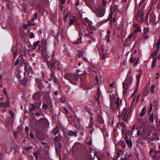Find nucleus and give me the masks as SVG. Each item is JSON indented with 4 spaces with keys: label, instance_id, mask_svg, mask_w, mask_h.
Listing matches in <instances>:
<instances>
[{
    "label": "nucleus",
    "instance_id": "obj_13",
    "mask_svg": "<svg viewBox=\"0 0 160 160\" xmlns=\"http://www.w3.org/2000/svg\"><path fill=\"white\" fill-rule=\"evenodd\" d=\"M10 100L9 99H8L5 103L3 102H0V108L8 107L10 106Z\"/></svg>",
    "mask_w": 160,
    "mask_h": 160
},
{
    "label": "nucleus",
    "instance_id": "obj_21",
    "mask_svg": "<svg viewBox=\"0 0 160 160\" xmlns=\"http://www.w3.org/2000/svg\"><path fill=\"white\" fill-rule=\"evenodd\" d=\"M149 20L151 22L154 23L156 20V16L153 13H151L149 17Z\"/></svg>",
    "mask_w": 160,
    "mask_h": 160
},
{
    "label": "nucleus",
    "instance_id": "obj_20",
    "mask_svg": "<svg viewBox=\"0 0 160 160\" xmlns=\"http://www.w3.org/2000/svg\"><path fill=\"white\" fill-rule=\"evenodd\" d=\"M11 51L13 54V57L15 59L17 56V50L16 47L15 46H13L12 48Z\"/></svg>",
    "mask_w": 160,
    "mask_h": 160
},
{
    "label": "nucleus",
    "instance_id": "obj_51",
    "mask_svg": "<svg viewBox=\"0 0 160 160\" xmlns=\"http://www.w3.org/2000/svg\"><path fill=\"white\" fill-rule=\"evenodd\" d=\"M9 113L12 117H14L15 114L14 112L11 111L9 110Z\"/></svg>",
    "mask_w": 160,
    "mask_h": 160
},
{
    "label": "nucleus",
    "instance_id": "obj_17",
    "mask_svg": "<svg viewBox=\"0 0 160 160\" xmlns=\"http://www.w3.org/2000/svg\"><path fill=\"white\" fill-rule=\"evenodd\" d=\"M96 157L98 158V160H105L106 157L105 155L102 153H98L96 155Z\"/></svg>",
    "mask_w": 160,
    "mask_h": 160
},
{
    "label": "nucleus",
    "instance_id": "obj_44",
    "mask_svg": "<svg viewBox=\"0 0 160 160\" xmlns=\"http://www.w3.org/2000/svg\"><path fill=\"white\" fill-rule=\"evenodd\" d=\"M17 78L19 79V80H21L22 79V77L20 73H18L16 75Z\"/></svg>",
    "mask_w": 160,
    "mask_h": 160
},
{
    "label": "nucleus",
    "instance_id": "obj_24",
    "mask_svg": "<svg viewBox=\"0 0 160 160\" xmlns=\"http://www.w3.org/2000/svg\"><path fill=\"white\" fill-rule=\"evenodd\" d=\"M38 14L37 12H35L34 13V17L32 18V20L30 21L29 23L31 24H33V23L34 22V19H36L38 17Z\"/></svg>",
    "mask_w": 160,
    "mask_h": 160
},
{
    "label": "nucleus",
    "instance_id": "obj_3",
    "mask_svg": "<svg viewBox=\"0 0 160 160\" xmlns=\"http://www.w3.org/2000/svg\"><path fill=\"white\" fill-rule=\"evenodd\" d=\"M47 43L45 40H42L41 41V43L39 45L38 48V50L40 52L45 60H47L49 57V55L47 53L46 45Z\"/></svg>",
    "mask_w": 160,
    "mask_h": 160
},
{
    "label": "nucleus",
    "instance_id": "obj_40",
    "mask_svg": "<svg viewBox=\"0 0 160 160\" xmlns=\"http://www.w3.org/2000/svg\"><path fill=\"white\" fill-rule=\"evenodd\" d=\"M149 31V29L148 28L145 27L143 30V34L144 35H145V34H146Z\"/></svg>",
    "mask_w": 160,
    "mask_h": 160
},
{
    "label": "nucleus",
    "instance_id": "obj_37",
    "mask_svg": "<svg viewBox=\"0 0 160 160\" xmlns=\"http://www.w3.org/2000/svg\"><path fill=\"white\" fill-rule=\"evenodd\" d=\"M137 142L140 145H145V143L144 142L142 139H140L138 140V141Z\"/></svg>",
    "mask_w": 160,
    "mask_h": 160
},
{
    "label": "nucleus",
    "instance_id": "obj_41",
    "mask_svg": "<svg viewBox=\"0 0 160 160\" xmlns=\"http://www.w3.org/2000/svg\"><path fill=\"white\" fill-rule=\"evenodd\" d=\"M106 0H103L102 3V5L100 7H101L102 8H105V7L106 6Z\"/></svg>",
    "mask_w": 160,
    "mask_h": 160
},
{
    "label": "nucleus",
    "instance_id": "obj_19",
    "mask_svg": "<svg viewBox=\"0 0 160 160\" xmlns=\"http://www.w3.org/2000/svg\"><path fill=\"white\" fill-rule=\"evenodd\" d=\"M40 122L43 124L45 127H48L49 126V122L48 120L46 119L42 118L40 119Z\"/></svg>",
    "mask_w": 160,
    "mask_h": 160
},
{
    "label": "nucleus",
    "instance_id": "obj_28",
    "mask_svg": "<svg viewBox=\"0 0 160 160\" xmlns=\"http://www.w3.org/2000/svg\"><path fill=\"white\" fill-rule=\"evenodd\" d=\"M97 121L99 123H102L103 120L102 118L100 116H98L97 118Z\"/></svg>",
    "mask_w": 160,
    "mask_h": 160
},
{
    "label": "nucleus",
    "instance_id": "obj_38",
    "mask_svg": "<svg viewBox=\"0 0 160 160\" xmlns=\"http://www.w3.org/2000/svg\"><path fill=\"white\" fill-rule=\"evenodd\" d=\"M61 138V136L60 135H58L55 138V140L57 142H59Z\"/></svg>",
    "mask_w": 160,
    "mask_h": 160
},
{
    "label": "nucleus",
    "instance_id": "obj_52",
    "mask_svg": "<svg viewBox=\"0 0 160 160\" xmlns=\"http://www.w3.org/2000/svg\"><path fill=\"white\" fill-rule=\"evenodd\" d=\"M93 123L94 122H90L88 126V127L90 128H92Z\"/></svg>",
    "mask_w": 160,
    "mask_h": 160
},
{
    "label": "nucleus",
    "instance_id": "obj_49",
    "mask_svg": "<svg viewBox=\"0 0 160 160\" xmlns=\"http://www.w3.org/2000/svg\"><path fill=\"white\" fill-rule=\"evenodd\" d=\"M132 38V36L131 34L129 35L128 37L127 38L126 40L127 41L129 42L131 40V39Z\"/></svg>",
    "mask_w": 160,
    "mask_h": 160
},
{
    "label": "nucleus",
    "instance_id": "obj_43",
    "mask_svg": "<svg viewBox=\"0 0 160 160\" xmlns=\"http://www.w3.org/2000/svg\"><path fill=\"white\" fill-rule=\"evenodd\" d=\"M136 33H137L136 32H133L132 34V39L134 40L137 36V35L136 34Z\"/></svg>",
    "mask_w": 160,
    "mask_h": 160
},
{
    "label": "nucleus",
    "instance_id": "obj_64",
    "mask_svg": "<svg viewBox=\"0 0 160 160\" xmlns=\"http://www.w3.org/2000/svg\"><path fill=\"white\" fill-rule=\"evenodd\" d=\"M29 158L30 160H34V157L32 155H30Z\"/></svg>",
    "mask_w": 160,
    "mask_h": 160
},
{
    "label": "nucleus",
    "instance_id": "obj_10",
    "mask_svg": "<svg viewBox=\"0 0 160 160\" xmlns=\"http://www.w3.org/2000/svg\"><path fill=\"white\" fill-rule=\"evenodd\" d=\"M158 115L157 112L155 113L152 112L151 113L148 114V118L149 121L152 123L154 122V120H155L156 122H157L158 120Z\"/></svg>",
    "mask_w": 160,
    "mask_h": 160
},
{
    "label": "nucleus",
    "instance_id": "obj_33",
    "mask_svg": "<svg viewBox=\"0 0 160 160\" xmlns=\"http://www.w3.org/2000/svg\"><path fill=\"white\" fill-rule=\"evenodd\" d=\"M40 43V41L39 40L35 42L33 44L32 47L33 48H36L39 44Z\"/></svg>",
    "mask_w": 160,
    "mask_h": 160
},
{
    "label": "nucleus",
    "instance_id": "obj_1",
    "mask_svg": "<svg viewBox=\"0 0 160 160\" xmlns=\"http://www.w3.org/2000/svg\"><path fill=\"white\" fill-rule=\"evenodd\" d=\"M146 107H143L142 109L136 123L133 125L132 128V130L136 129L137 131V135L140 138L143 137L144 136L147 137H149L152 133V131L148 128L149 126L148 124L145 123L142 118L141 117L143 116L146 112Z\"/></svg>",
    "mask_w": 160,
    "mask_h": 160
},
{
    "label": "nucleus",
    "instance_id": "obj_12",
    "mask_svg": "<svg viewBox=\"0 0 160 160\" xmlns=\"http://www.w3.org/2000/svg\"><path fill=\"white\" fill-rule=\"evenodd\" d=\"M42 107L46 110L47 109L48 107L52 108V103L50 98H48V101L46 103L43 104Z\"/></svg>",
    "mask_w": 160,
    "mask_h": 160
},
{
    "label": "nucleus",
    "instance_id": "obj_29",
    "mask_svg": "<svg viewBox=\"0 0 160 160\" xmlns=\"http://www.w3.org/2000/svg\"><path fill=\"white\" fill-rule=\"evenodd\" d=\"M81 147V144L79 142H76L74 146V148L79 149Z\"/></svg>",
    "mask_w": 160,
    "mask_h": 160
},
{
    "label": "nucleus",
    "instance_id": "obj_30",
    "mask_svg": "<svg viewBox=\"0 0 160 160\" xmlns=\"http://www.w3.org/2000/svg\"><path fill=\"white\" fill-rule=\"evenodd\" d=\"M130 84L126 83L125 82L122 83L123 88V89H127L128 88L129 85Z\"/></svg>",
    "mask_w": 160,
    "mask_h": 160
},
{
    "label": "nucleus",
    "instance_id": "obj_58",
    "mask_svg": "<svg viewBox=\"0 0 160 160\" xmlns=\"http://www.w3.org/2000/svg\"><path fill=\"white\" fill-rule=\"evenodd\" d=\"M101 94V92L100 91L99 88H98L97 92V96H100V94Z\"/></svg>",
    "mask_w": 160,
    "mask_h": 160
},
{
    "label": "nucleus",
    "instance_id": "obj_31",
    "mask_svg": "<svg viewBox=\"0 0 160 160\" xmlns=\"http://www.w3.org/2000/svg\"><path fill=\"white\" fill-rule=\"evenodd\" d=\"M68 135L69 136H76L77 135V132H73L72 131H70L68 132Z\"/></svg>",
    "mask_w": 160,
    "mask_h": 160
},
{
    "label": "nucleus",
    "instance_id": "obj_4",
    "mask_svg": "<svg viewBox=\"0 0 160 160\" xmlns=\"http://www.w3.org/2000/svg\"><path fill=\"white\" fill-rule=\"evenodd\" d=\"M21 64L24 66V68L26 72H27V75L30 77H31L33 74V72L32 68L29 66L28 63L26 61H22L21 62Z\"/></svg>",
    "mask_w": 160,
    "mask_h": 160
},
{
    "label": "nucleus",
    "instance_id": "obj_63",
    "mask_svg": "<svg viewBox=\"0 0 160 160\" xmlns=\"http://www.w3.org/2000/svg\"><path fill=\"white\" fill-rule=\"evenodd\" d=\"M19 62V61L18 60V59H17L15 62L14 63V65H17Z\"/></svg>",
    "mask_w": 160,
    "mask_h": 160
},
{
    "label": "nucleus",
    "instance_id": "obj_7",
    "mask_svg": "<svg viewBox=\"0 0 160 160\" xmlns=\"http://www.w3.org/2000/svg\"><path fill=\"white\" fill-rule=\"evenodd\" d=\"M152 145L153 147L150 150L149 152L151 154L153 153V152L156 153L153 156V158L154 160H159L160 159V155L156 153L159 152L156 149V145L154 143H152Z\"/></svg>",
    "mask_w": 160,
    "mask_h": 160
},
{
    "label": "nucleus",
    "instance_id": "obj_54",
    "mask_svg": "<svg viewBox=\"0 0 160 160\" xmlns=\"http://www.w3.org/2000/svg\"><path fill=\"white\" fill-rule=\"evenodd\" d=\"M120 127H122L123 128H125V126L124 122H120Z\"/></svg>",
    "mask_w": 160,
    "mask_h": 160
},
{
    "label": "nucleus",
    "instance_id": "obj_47",
    "mask_svg": "<svg viewBox=\"0 0 160 160\" xmlns=\"http://www.w3.org/2000/svg\"><path fill=\"white\" fill-rule=\"evenodd\" d=\"M159 45H160V41L159 40L156 43V46L157 47V49L158 50H159Z\"/></svg>",
    "mask_w": 160,
    "mask_h": 160
},
{
    "label": "nucleus",
    "instance_id": "obj_42",
    "mask_svg": "<svg viewBox=\"0 0 160 160\" xmlns=\"http://www.w3.org/2000/svg\"><path fill=\"white\" fill-rule=\"evenodd\" d=\"M156 62V59H154L153 60L152 62V64L151 65V68H153L155 66Z\"/></svg>",
    "mask_w": 160,
    "mask_h": 160
},
{
    "label": "nucleus",
    "instance_id": "obj_39",
    "mask_svg": "<svg viewBox=\"0 0 160 160\" xmlns=\"http://www.w3.org/2000/svg\"><path fill=\"white\" fill-rule=\"evenodd\" d=\"M140 76V74H138L137 75L136 77L137 79V85L138 86L139 84V78Z\"/></svg>",
    "mask_w": 160,
    "mask_h": 160
},
{
    "label": "nucleus",
    "instance_id": "obj_11",
    "mask_svg": "<svg viewBox=\"0 0 160 160\" xmlns=\"http://www.w3.org/2000/svg\"><path fill=\"white\" fill-rule=\"evenodd\" d=\"M144 15V12L142 11L138 12V14L136 18L140 22H142L144 21L143 16Z\"/></svg>",
    "mask_w": 160,
    "mask_h": 160
},
{
    "label": "nucleus",
    "instance_id": "obj_22",
    "mask_svg": "<svg viewBox=\"0 0 160 160\" xmlns=\"http://www.w3.org/2000/svg\"><path fill=\"white\" fill-rule=\"evenodd\" d=\"M125 140L126 142L127 143L128 146L129 148H131L132 146V142L130 139H128L127 137L126 136L125 138Z\"/></svg>",
    "mask_w": 160,
    "mask_h": 160
},
{
    "label": "nucleus",
    "instance_id": "obj_59",
    "mask_svg": "<svg viewBox=\"0 0 160 160\" xmlns=\"http://www.w3.org/2000/svg\"><path fill=\"white\" fill-rule=\"evenodd\" d=\"M139 58H138L137 59L135 60V63H134V65L135 66H136L138 63V61H139Z\"/></svg>",
    "mask_w": 160,
    "mask_h": 160
},
{
    "label": "nucleus",
    "instance_id": "obj_36",
    "mask_svg": "<svg viewBox=\"0 0 160 160\" xmlns=\"http://www.w3.org/2000/svg\"><path fill=\"white\" fill-rule=\"evenodd\" d=\"M110 98L111 99L110 100V105H111V103H112V101L113 100L115 99V96L113 94L110 95H109Z\"/></svg>",
    "mask_w": 160,
    "mask_h": 160
},
{
    "label": "nucleus",
    "instance_id": "obj_2",
    "mask_svg": "<svg viewBox=\"0 0 160 160\" xmlns=\"http://www.w3.org/2000/svg\"><path fill=\"white\" fill-rule=\"evenodd\" d=\"M115 105L117 107L119 111V114L118 117L120 120H122L125 122H127L129 118V109H126L123 108L122 104V101L118 97L117 98Z\"/></svg>",
    "mask_w": 160,
    "mask_h": 160
},
{
    "label": "nucleus",
    "instance_id": "obj_14",
    "mask_svg": "<svg viewBox=\"0 0 160 160\" xmlns=\"http://www.w3.org/2000/svg\"><path fill=\"white\" fill-rule=\"evenodd\" d=\"M78 80L77 75L72 74L70 81L73 84H76Z\"/></svg>",
    "mask_w": 160,
    "mask_h": 160
},
{
    "label": "nucleus",
    "instance_id": "obj_35",
    "mask_svg": "<svg viewBox=\"0 0 160 160\" xmlns=\"http://www.w3.org/2000/svg\"><path fill=\"white\" fill-rule=\"evenodd\" d=\"M59 131V129L58 128H56L53 130L52 132L55 135L57 134Z\"/></svg>",
    "mask_w": 160,
    "mask_h": 160
},
{
    "label": "nucleus",
    "instance_id": "obj_6",
    "mask_svg": "<svg viewBox=\"0 0 160 160\" xmlns=\"http://www.w3.org/2000/svg\"><path fill=\"white\" fill-rule=\"evenodd\" d=\"M41 104V101H40L38 102H36L34 103H32L31 107L30 108V111L32 112H40L41 109L39 108Z\"/></svg>",
    "mask_w": 160,
    "mask_h": 160
},
{
    "label": "nucleus",
    "instance_id": "obj_27",
    "mask_svg": "<svg viewBox=\"0 0 160 160\" xmlns=\"http://www.w3.org/2000/svg\"><path fill=\"white\" fill-rule=\"evenodd\" d=\"M118 144L121 146L122 148H125L126 147V145L125 142L123 141H121L118 142Z\"/></svg>",
    "mask_w": 160,
    "mask_h": 160
},
{
    "label": "nucleus",
    "instance_id": "obj_62",
    "mask_svg": "<svg viewBox=\"0 0 160 160\" xmlns=\"http://www.w3.org/2000/svg\"><path fill=\"white\" fill-rule=\"evenodd\" d=\"M33 154L35 157L36 159H37L38 158V155L37 153H36V152H34L33 153Z\"/></svg>",
    "mask_w": 160,
    "mask_h": 160
},
{
    "label": "nucleus",
    "instance_id": "obj_25",
    "mask_svg": "<svg viewBox=\"0 0 160 160\" xmlns=\"http://www.w3.org/2000/svg\"><path fill=\"white\" fill-rule=\"evenodd\" d=\"M72 74L71 73H66L64 75V78L65 79L70 81L71 80V78Z\"/></svg>",
    "mask_w": 160,
    "mask_h": 160
},
{
    "label": "nucleus",
    "instance_id": "obj_9",
    "mask_svg": "<svg viewBox=\"0 0 160 160\" xmlns=\"http://www.w3.org/2000/svg\"><path fill=\"white\" fill-rule=\"evenodd\" d=\"M111 13L109 15V17L107 19L108 20L109 19H111L112 17V14L115 12V14L119 12V10L118 7L114 5H112L111 6Z\"/></svg>",
    "mask_w": 160,
    "mask_h": 160
},
{
    "label": "nucleus",
    "instance_id": "obj_50",
    "mask_svg": "<svg viewBox=\"0 0 160 160\" xmlns=\"http://www.w3.org/2000/svg\"><path fill=\"white\" fill-rule=\"evenodd\" d=\"M136 58H134L133 57L131 56L130 59V62L131 63H132L135 61Z\"/></svg>",
    "mask_w": 160,
    "mask_h": 160
},
{
    "label": "nucleus",
    "instance_id": "obj_61",
    "mask_svg": "<svg viewBox=\"0 0 160 160\" xmlns=\"http://www.w3.org/2000/svg\"><path fill=\"white\" fill-rule=\"evenodd\" d=\"M30 36L31 38H32L34 37V35L33 33L31 32L30 33Z\"/></svg>",
    "mask_w": 160,
    "mask_h": 160
},
{
    "label": "nucleus",
    "instance_id": "obj_55",
    "mask_svg": "<svg viewBox=\"0 0 160 160\" xmlns=\"http://www.w3.org/2000/svg\"><path fill=\"white\" fill-rule=\"evenodd\" d=\"M81 38H82L81 37L79 38L78 39V41L77 42H75V44H78V43H81Z\"/></svg>",
    "mask_w": 160,
    "mask_h": 160
},
{
    "label": "nucleus",
    "instance_id": "obj_57",
    "mask_svg": "<svg viewBox=\"0 0 160 160\" xmlns=\"http://www.w3.org/2000/svg\"><path fill=\"white\" fill-rule=\"evenodd\" d=\"M109 86L111 88H113L115 87V84L114 83H110L109 84Z\"/></svg>",
    "mask_w": 160,
    "mask_h": 160
},
{
    "label": "nucleus",
    "instance_id": "obj_16",
    "mask_svg": "<svg viewBox=\"0 0 160 160\" xmlns=\"http://www.w3.org/2000/svg\"><path fill=\"white\" fill-rule=\"evenodd\" d=\"M42 96L41 92H38L35 93L33 96L34 100H37L39 99Z\"/></svg>",
    "mask_w": 160,
    "mask_h": 160
},
{
    "label": "nucleus",
    "instance_id": "obj_60",
    "mask_svg": "<svg viewBox=\"0 0 160 160\" xmlns=\"http://www.w3.org/2000/svg\"><path fill=\"white\" fill-rule=\"evenodd\" d=\"M3 92L6 95H8V93L6 91V88H4L3 89Z\"/></svg>",
    "mask_w": 160,
    "mask_h": 160
},
{
    "label": "nucleus",
    "instance_id": "obj_26",
    "mask_svg": "<svg viewBox=\"0 0 160 160\" xmlns=\"http://www.w3.org/2000/svg\"><path fill=\"white\" fill-rule=\"evenodd\" d=\"M159 51V50H158L156 49L152 53V57L153 58V59H156V60H157V55L158 52Z\"/></svg>",
    "mask_w": 160,
    "mask_h": 160
},
{
    "label": "nucleus",
    "instance_id": "obj_46",
    "mask_svg": "<svg viewBox=\"0 0 160 160\" xmlns=\"http://www.w3.org/2000/svg\"><path fill=\"white\" fill-rule=\"evenodd\" d=\"M66 98L65 97H62L60 98V100L63 103H65L66 102Z\"/></svg>",
    "mask_w": 160,
    "mask_h": 160
},
{
    "label": "nucleus",
    "instance_id": "obj_15",
    "mask_svg": "<svg viewBox=\"0 0 160 160\" xmlns=\"http://www.w3.org/2000/svg\"><path fill=\"white\" fill-rule=\"evenodd\" d=\"M36 82L38 88L42 90L43 88V86L41 81V79L38 78H36Z\"/></svg>",
    "mask_w": 160,
    "mask_h": 160
},
{
    "label": "nucleus",
    "instance_id": "obj_53",
    "mask_svg": "<svg viewBox=\"0 0 160 160\" xmlns=\"http://www.w3.org/2000/svg\"><path fill=\"white\" fill-rule=\"evenodd\" d=\"M53 81L54 82L56 83H58L59 81L55 77H54V78H52Z\"/></svg>",
    "mask_w": 160,
    "mask_h": 160
},
{
    "label": "nucleus",
    "instance_id": "obj_34",
    "mask_svg": "<svg viewBox=\"0 0 160 160\" xmlns=\"http://www.w3.org/2000/svg\"><path fill=\"white\" fill-rule=\"evenodd\" d=\"M155 87V85L154 84H152L151 87L150 91L152 93H155V91L154 90Z\"/></svg>",
    "mask_w": 160,
    "mask_h": 160
},
{
    "label": "nucleus",
    "instance_id": "obj_5",
    "mask_svg": "<svg viewBox=\"0 0 160 160\" xmlns=\"http://www.w3.org/2000/svg\"><path fill=\"white\" fill-rule=\"evenodd\" d=\"M47 64L49 67H51L52 69H54L57 67L58 68L60 65L59 62L55 59H51L50 61H47Z\"/></svg>",
    "mask_w": 160,
    "mask_h": 160
},
{
    "label": "nucleus",
    "instance_id": "obj_18",
    "mask_svg": "<svg viewBox=\"0 0 160 160\" xmlns=\"http://www.w3.org/2000/svg\"><path fill=\"white\" fill-rule=\"evenodd\" d=\"M133 27L135 28L134 32L138 33L141 31V26L137 23H133Z\"/></svg>",
    "mask_w": 160,
    "mask_h": 160
},
{
    "label": "nucleus",
    "instance_id": "obj_23",
    "mask_svg": "<svg viewBox=\"0 0 160 160\" xmlns=\"http://www.w3.org/2000/svg\"><path fill=\"white\" fill-rule=\"evenodd\" d=\"M132 78L131 76H128L125 79L124 82L130 85L132 81Z\"/></svg>",
    "mask_w": 160,
    "mask_h": 160
},
{
    "label": "nucleus",
    "instance_id": "obj_48",
    "mask_svg": "<svg viewBox=\"0 0 160 160\" xmlns=\"http://www.w3.org/2000/svg\"><path fill=\"white\" fill-rule=\"evenodd\" d=\"M122 150H119L118 151V152L117 153V158H118L120 157V155L122 153Z\"/></svg>",
    "mask_w": 160,
    "mask_h": 160
},
{
    "label": "nucleus",
    "instance_id": "obj_45",
    "mask_svg": "<svg viewBox=\"0 0 160 160\" xmlns=\"http://www.w3.org/2000/svg\"><path fill=\"white\" fill-rule=\"evenodd\" d=\"M152 103H151L150 104L149 109L148 112V114H149V113H152L151 111H152Z\"/></svg>",
    "mask_w": 160,
    "mask_h": 160
},
{
    "label": "nucleus",
    "instance_id": "obj_56",
    "mask_svg": "<svg viewBox=\"0 0 160 160\" xmlns=\"http://www.w3.org/2000/svg\"><path fill=\"white\" fill-rule=\"evenodd\" d=\"M99 97H100V96H97L96 98L97 102L98 103V104H99L100 103V102L99 100Z\"/></svg>",
    "mask_w": 160,
    "mask_h": 160
},
{
    "label": "nucleus",
    "instance_id": "obj_8",
    "mask_svg": "<svg viewBox=\"0 0 160 160\" xmlns=\"http://www.w3.org/2000/svg\"><path fill=\"white\" fill-rule=\"evenodd\" d=\"M105 12V8L99 7L97 9L95 13L97 16L99 17H102L104 15Z\"/></svg>",
    "mask_w": 160,
    "mask_h": 160
},
{
    "label": "nucleus",
    "instance_id": "obj_32",
    "mask_svg": "<svg viewBox=\"0 0 160 160\" xmlns=\"http://www.w3.org/2000/svg\"><path fill=\"white\" fill-rule=\"evenodd\" d=\"M76 19H70V20L68 24L70 26H71L73 24H74L75 22H76Z\"/></svg>",
    "mask_w": 160,
    "mask_h": 160
}]
</instances>
